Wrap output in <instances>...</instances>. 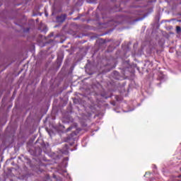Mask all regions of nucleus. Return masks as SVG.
Returning a JSON list of instances; mask_svg holds the SVG:
<instances>
[{
    "label": "nucleus",
    "instance_id": "nucleus-1",
    "mask_svg": "<svg viewBox=\"0 0 181 181\" xmlns=\"http://www.w3.org/2000/svg\"><path fill=\"white\" fill-rule=\"evenodd\" d=\"M57 22H60L62 23V22H64L66 21V15H62L57 18Z\"/></svg>",
    "mask_w": 181,
    "mask_h": 181
},
{
    "label": "nucleus",
    "instance_id": "nucleus-2",
    "mask_svg": "<svg viewBox=\"0 0 181 181\" xmlns=\"http://www.w3.org/2000/svg\"><path fill=\"white\" fill-rule=\"evenodd\" d=\"M177 33H180L181 32V28L179 26H177L176 28Z\"/></svg>",
    "mask_w": 181,
    "mask_h": 181
},
{
    "label": "nucleus",
    "instance_id": "nucleus-3",
    "mask_svg": "<svg viewBox=\"0 0 181 181\" xmlns=\"http://www.w3.org/2000/svg\"><path fill=\"white\" fill-rule=\"evenodd\" d=\"M46 15V16H47V14H45Z\"/></svg>",
    "mask_w": 181,
    "mask_h": 181
}]
</instances>
